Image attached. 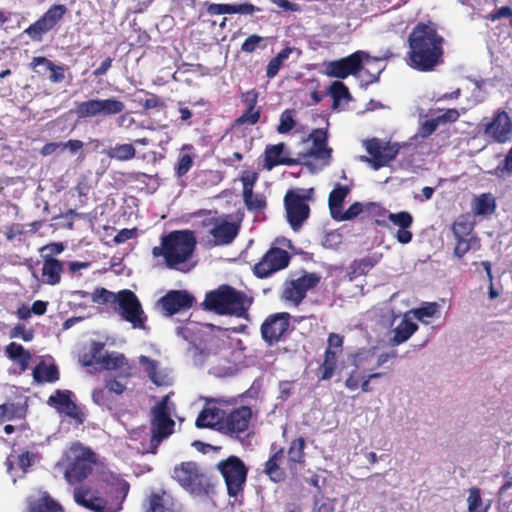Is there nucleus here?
Here are the masks:
<instances>
[{"label":"nucleus","mask_w":512,"mask_h":512,"mask_svg":"<svg viewBox=\"0 0 512 512\" xmlns=\"http://www.w3.org/2000/svg\"><path fill=\"white\" fill-rule=\"evenodd\" d=\"M444 37L431 23L419 22L408 36V64L419 72H431L444 63Z\"/></svg>","instance_id":"nucleus-1"},{"label":"nucleus","mask_w":512,"mask_h":512,"mask_svg":"<svg viewBox=\"0 0 512 512\" xmlns=\"http://www.w3.org/2000/svg\"><path fill=\"white\" fill-rule=\"evenodd\" d=\"M196 238L193 231L174 230L161 236V244L152 248L154 258L163 257L167 268L188 272L191 266L185 263L190 260L196 248Z\"/></svg>","instance_id":"nucleus-2"},{"label":"nucleus","mask_w":512,"mask_h":512,"mask_svg":"<svg viewBox=\"0 0 512 512\" xmlns=\"http://www.w3.org/2000/svg\"><path fill=\"white\" fill-rule=\"evenodd\" d=\"M130 490V484L124 479L106 483L100 491L93 492L88 487H78L74 490V500L93 512H119Z\"/></svg>","instance_id":"nucleus-3"},{"label":"nucleus","mask_w":512,"mask_h":512,"mask_svg":"<svg viewBox=\"0 0 512 512\" xmlns=\"http://www.w3.org/2000/svg\"><path fill=\"white\" fill-rule=\"evenodd\" d=\"M252 301L247 295L229 285H221L206 294L203 306L218 315L246 318Z\"/></svg>","instance_id":"nucleus-4"},{"label":"nucleus","mask_w":512,"mask_h":512,"mask_svg":"<svg viewBox=\"0 0 512 512\" xmlns=\"http://www.w3.org/2000/svg\"><path fill=\"white\" fill-rule=\"evenodd\" d=\"M172 478L190 494L204 496L214 490L211 477L194 461H183L176 465Z\"/></svg>","instance_id":"nucleus-5"},{"label":"nucleus","mask_w":512,"mask_h":512,"mask_svg":"<svg viewBox=\"0 0 512 512\" xmlns=\"http://www.w3.org/2000/svg\"><path fill=\"white\" fill-rule=\"evenodd\" d=\"M169 398V395L164 396L151 409V437L147 453L156 454L160 444L174 432L175 422L171 417Z\"/></svg>","instance_id":"nucleus-6"},{"label":"nucleus","mask_w":512,"mask_h":512,"mask_svg":"<svg viewBox=\"0 0 512 512\" xmlns=\"http://www.w3.org/2000/svg\"><path fill=\"white\" fill-rule=\"evenodd\" d=\"M65 478L75 484L86 479L93 470L95 453L80 443H73L65 453Z\"/></svg>","instance_id":"nucleus-7"},{"label":"nucleus","mask_w":512,"mask_h":512,"mask_svg":"<svg viewBox=\"0 0 512 512\" xmlns=\"http://www.w3.org/2000/svg\"><path fill=\"white\" fill-rule=\"evenodd\" d=\"M216 468L225 481L227 494L230 497L237 498L243 493L248 476V468L241 458L231 455L218 462Z\"/></svg>","instance_id":"nucleus-8"},{"label":"nucleus","mask_w":512,"mask_h":512,"mask_svg":"<svg viewBox=\"0 0 512 512\" xmlns=\"http://www.w3.org/2000/svg\"><path fill=\"white\" fill-rule=\"evenodd\" d=\"M125 110L123 101L116 97L107 99H88L77 102L75 113L78 119H87L94 117H111L122 113Z\"/></svg>","instance_id":"nucleus-9"},{"label":"nucleus","mask_w":512,"mask_h":512,"mask_svg":"<svg viewBox=\"0 0 512 512\" xmlns=\"http://www.w3.org/2000/svg\"><path fill=\"white\" fill-rule=\"evenodd\" d=\"M363 144L369 157L362 156L361 161L369 163L374 170L387 166L399 154L400 146L397 143H384L378 138H371Z\"/></svg>","instance_id":"nucleus-10"},{"label":"nucleus","mask_w":512,"mask_h":512,"mask_svg":"<svg viewBox=\"0 0 512 512\" xmlns=\"http://www.w3.org/2000/svg\"><path fill=\"white\" fill-rule=\"evenodd\" d=\"M291 254L277 246H271L260 260L253 266V274L265 279L289 266Z\"/></svg>","instance_id":"nucleus-11"},{"label":"nucleus","mask_w":512,"mask_h":512,"mask_svg":"<svg viewBox=\"0 0 512 512\" xmlns=\"http://www.w3.org/2000/svg\"><path fill=\"white\" fill-rule=\"evenodd\" d=\"M125 321L134 328H145L147 317L136 294L128 289L119 291V297L114 309Z\"/></svg>","instance_id":"nucleus-12"},{"label":"nucleus","mask_w":512,"mask_h":512,"mask_svg":"<svg viewBox=\"0 0 512 512\" xmlns=\"http://www.w3.org/2000/svg\"><path fill=\"white\" fill-rule=\"evenodd\" d=\"M68 12L64 4H54L34 23L25 30L26 34L33 42H41L48 32L53 30Z\"/></svg>","instance_id":"nucleus-13"},{"label":"nucleus","mask_w":512,"mask_h":512,"mask_svg":"<svg viewBox=\"0 0 512 512\" xmlns=\"http://www.w3.org/2000/svg\"><path fill=\"white\" fill-rule=\"evenodd\" d=\"M290 314L287 312L270 314L261 324L260 333L268 346L284 341L291 331Z\"/></svg>","instance_id":"nucleus-14"},{"label":"nucleus","mask_w":512,"mask_h":512,"mask_svg":"<svg viewBox=\"0 0 512 512\" xmlns=\"http://www.w3.org/2000/svg\"><path fill=\"white\" fill-rule=\"evenodd\" d=\"M485 139L495 143H506L512 140V120L503 109H497L490 121L480 125Z\"/></svg>","instance_id":"nucleus-15"},{"label":"nucleus","mask_w":512,"mask_h":512,"mask_svg":"<svg viewBox=\"0 0 512 512\" xmlns=\"http://www.w3.org/2000/svg\"><path fill=\"white\" fill-rule=\"evenodd\" d=\"M308 199L309 197L292 189L288 190L284 196L286 218L294 231L299 230L310 215Z\"/></svg>","instance_id":"nucleus-16"},{"label":"nucleus","mask_w":512,"mask_h":512,"mask_svg":"<svg viewBox=\"0 0 512 512\" xmlns=\"http://www.w3.org/2000/svg\"><path fill=\"white\" fill-rule=\"evenodd\" d=\"M319 282L320 276L316 273H304L301 277L284 283L281 298L297 306Z\"/></svg>","instance_id":"nucleus-17"},{"label":"nucleus","mask_w":512,"mask_h":512,"mask_svg":"<svg viewBox=\"0 0 512 512\" xmlns=\"http://www.w3.org/2000/svg\"><path fill=\"white\" fill-rule=\"evenodd\" d=\"M369 58V55L363 51H356L347 57L329 62L326 65V75L334 78L345 79L349 75H356L363 70V58Z\"/></svg>","instance_id":"nucleus-18"},{"label":"nucleus","mask_w":512,"mask_h":512,"mask_svg":"<svg viewBox=\"0 0 512 512\" xmlns=\"http://www.w3.org/2000/svg\"><path fill=\"white\" fill-rule=\"evenodd\" d=\"M195 302L193 295L185 290H171L161 297L157 304L167 317L190 309Z\"/></svg>","instance_id":"nucleus-19"},{"label":"nucleus","mask_w":512,"mask_h":512,"mask_svg":"<svg viewBox=\"0 0 512 512\" xmlns=\"http://www.w3.org/2000/svg\"><path fill=\"white\" fill-rule=\"evenodd\" d=\"M29 66L39 77H47L53 84L62 83L66 79V74H70L68 66L57 65L45 56L33 57Z\"/></svg>","instance_id":"nucleus-20"},{"label":"nucleus","mask_w":512,"mask_h":512,"mask_svg":"<svg viewBox=\"0 0 512 512\" xmlns=\"http://www.w3.org/2000/svg\"><path fill=\"white\" fill-rule=\"evenodd\" d=\"M308 139L312 142V146L303 157L314 158L320 161V169L330 165L332 160V148L327 145V132L323 129H314L309 134Z\"/></svg>","instance_id":"nucleus-21"},{"label":"nucleus","mask_w":512,"mask_h":512,"mask_svg":"<svg viewBox=\"0 0 512 512\" xmlns=\"http://www.w3.org/2000/svg\"><path fill=\"white\" fill-rule=\"evenodd\" d=\"M73 393L70 390L57 389L49 398L48 404L55 407L59 412L82 424L85 419L84 413L72 400Z\"/></svg>","instance_id":"nucleus-22"},{"label":"nucleus","mask_w":512,"mask_h":512,"mask_svg":"<svg viewBox=\"0 0 512 512\" xmlns=\"http://www.w3.org/2000/svg\"><path fill=\"white\" fill-rule=\"evenodd\" d=\"M252 415V409L248 406L234 408L225 413L222 430L230 435H239L248 430Z\"/></svg>","instance_id":"nucleus-23"},{"label":"nucleus","mask_w":512,"mask_h":512,"mask_svg":"<svg viewBox=\"0 0 512 512\" xmlns=\"http://www.w3.org/2000/svg\"><path fill=\"white\" fill-rule=\"evenodd\" d=\"M145 507V512H181L178 501L164 489L152 491L146 499Z\"/></svg>","instance_id":"nucleus-24"},{"label":"nucleus","mask_w":512,"mask_h":512,"mask_svg":"<svg viewBox=\"0 0 512 512\" xmlns=\"http://www.w3.org/2000/svg\"><path fill=\"white\" fill-rule=\"evenodd\" d=\"M270 456L264 463L263 472L274 483L284 482L287 478L286 469L282 466L284 461V448L272 443Z\"/></svg>","instance_id":"nucleus-25"},{"label":"nucleus","mask_w":512,"mask_h":512,"mask_svg":"<svg viewBox=\"0 0 512 512\" xmlns=\"http://www.w3.org/2000/svg\"><path fill=\"white\" fill-rule=\"evenodd\" d=\"M306 440L304 437L293 439L288 446L286 468L292 476H296L306 466Z\"/></svg>","instance_id":"nucleus-26"},{"label":"nucleus","mask_w":512,"mask_h":512,"mask_svg":"<svg viewBox=\"0 0 512 512\" xmlns=\"http://www.w3.org/2000/svg\"><path fill=\"white\" fill-rule=\"evenodd\" d=\"M388 220L399 229L395 234V238L401 244H408L412 241L413 234L409 230L413 224V216L408 211H400L397 213H389Z\"/></svg>","instance_id":"nucleus-27"},{"label":"nucleus","mask_w":512,"mask_h":512,"mask_svg":"<svg viewBox=\"0 0 512 512\" xmlns=\"http://www.w3.org/2000/svg\"><path fill=\"white\" fill-rule=\"evenodd\" d=\"M285 144L280 142L275 145H267L265 148L264 168L271 171L279 165L293 166L299 162L297 159L284 156Z\"/></svg>","instance_id":"nucleus-28"},{"label":"nucleus","mask_w":512,"mask_h":512,"mask_svg":"<svg viewBox=\"0 0 512 512\" xmlns=\"http://www.w3.org/2000/svg\"><path fill=\"white\" fill-rule=\"evenodd\" d=\"M42 282L51 286L60 283L64 263L50 255H43Z\"/></svg>","instance_id":"nucleus-29"},{"label":"nucleus","mask_w":512,"mask_h":512,"mask_svg":"<svg viewBox=\"0 0 512 512\" xmlns=\"http://www.w3.org/2000/svg\"><path fill=\"white\" fill-rule=\"evenodd\" d=\"M225 411L219 407H205L199 413L196 419V426L198 428H213L218 426L222 430L224 425Z\"/></svg>","instance_id":"nucleus-30"},{"label":"nucleus","mask_w":512,"mask_h":512,"mask_svg":"<svg viewBox=\"0 0 512 512\" xmlns=\"http://www.w3.org/2000/svg\"><path fill=\"white\" fill-rule=\"evenodd\" d=\"M101 367L105 370L120 369L122 378H130L132 367L129 365L124 354L119 352L105 353L101 360Z\"/></svg>","instance_id":"nucleus-31"},{"label":"nucleus","mask_w":512,"mask_h":512,"mask_svg":"<svg viewBox=\"0 0 512 512\" xmlns=\"http://www.w3.org/2000/svg\"><path fill=\"white\" fill-rule=\"evenodd\" d=\"M210 234L214 238L215 245H227L236 238L238 226L232 222L223 221L216 224L210 230Z\"/></svg>","instance_id":"nucleus-32"},{"label":"nucleus","mask_w":512,"mask_h":512,"mask_svg":"<svg viewBox=\"0 0 512 512\" xmlns=\"http://www.w3.org/2000/svg\"><path fill=\"white\" fill-rule=\"evenodd\" d=\"M139 362L144 367V370L149 379L156 386H168L171 384V380L167 373L158 369V362L156 360L142 355L139 358Z\"/></svg>","instance_id":"nucleus-33"},{"label":"nucleus","mask_w":512,"mask_h":512,"mask_svg":"<svg viewBox=\"0 0 512 512\" xmlns=\"http://www.w3.org/2000/svg\"><path fill=\"white\" fill-rule=\"evenodd\" d=\"M192 144H184L180 149L177 161L174 165V173L177 178L185 176L194 165L195 155Z\"/></svg>","instance_id":"nucleus-34"},{"label":"nucleus","mask_w":512,"mask_h":512,"mask_svg":"<svg viewBox=\"0 0 512 512\" xmlns=\"http://www.w3.org/2000/svg\"><path fill=\"white\" fill-rule=\"evenodd\" d=\"M32 375L37 383H54L59 380L60 374L56 364L39 362L33 369Z\"/></svg>","instance_id":"nucleus-35"},{"label":"nucleus","mask_w":512,"mask_h":512,"mask_svg":"<svg viewBox=\"0 0 512 512\" xmlns=\"http://www.w3.org/2000/svg\"><path fill=\"white\" fill-rule=\"evenodd\" d=\"M342 354L343 352L325 350L324 360L318 369L320 380L326 381L333 377L338 366V360Z\"/></svg>","instance_id":"nucleus-36"},{"label":"nucleus","mask_w":512,"mask_h":512,"mask_svg":"<svg viewBox=\"0 0 512 512\" xmlns=\"http://www.w3.org/2000/svg\"><path fill=\"white\" fill-rule=\"evenodd\" d=\"M350 193V188L347 185L337 183L334 189L330 192L328 197V205L333 218H337V213L342 210L343 202Z\"/></svg>","instance_id":"nucleus-37"},{"label":"nucleus","mask_w":512,"mask_h":512,"mask_svg":"<svg viewBox=\"0 0 512 512\" xmlns=\"http://www.w3.org/2000/svg\"><path fill=\"white\" fill-rule=\"evenodd\" d=\"M418 329V325L408 318H404L394 329V336L391 338L392 345H399L407 341Z\"/></svg>","instance_id":"nucleus-38"},{"label":"nucleus","mask_w":512,"mask_h":512,"mask_svg":"<svg viewBox=\"0 0 512 512\" xmlns=\"http://www.w3.org/2000/svg\"><path fill=\"white\" fill-rule=\"evenodd\" d=\"M28 509L29 512H64L62 506L48 494L29 502Z\"/></svg>","instance_id":"nucleus-39"},{"label":"nucleus","mask_w":512,"mask_h":512,"mask_svg":"<svg viewBox=\"0 0 512 512\" xmlns=\"http://www.w3.org/2000/svg\"><path fill=\"white\" fill-rule=\"evenodd\" d=\"M5 352L8 358L17 362L22 370L27 369L31 354L21 344L11 342L7 345Z\"/></svg>","instance_id":"nucleus-40"},{"label":"nucleus","mask_w":512,"mask_h":512,"mask_svg":"<svg viewBox=\"0 0 512 512\" xmlns=\"http://www.w3.org/2000/svg\"><path fill=\"white\" fill-rule=\"evenodd\" d=\"M108 158L117 161H129L136 156V149L133 144H116L103 152Z\"/></svg>","instance_id":"nucleus-41"},{"label":"nucleus","mask_w":512,"mask_h":512,"mask_svg":"<svg viewBox=\"0 0 512 512\" xmlns=\"http://www.w3.org/2000/svg\"><path fill=\"white\" fill-rule=\"evenodd\" d=\"M377 263L378 259L372 256L354 260L350 266V279L367 275Z\"/></svg>","instance_id":"nucleus-42"},{"label":"nucleus","mask_w":512,"mask_h":512,"mask_svg":"<svg viewBox=\"0 0 512 512\" xmlns=\"http://www.w3.org/2000/svg\"><path fill=\"white\" fill-rule=\"evenodd\" d=\"M495 198L490 193H484L473 201L472 209L475 215H489L495 211Z\"/></svg>","instance_id":"nucleus-43"},{"label":"nucleus","mask_w":512,"mask_h":512,"mask_svg":"<svg viewBox=\"0 0 512 512\" xmlns=\"http://www.w3.org/2000/svg\"><path fill=\"white\" fill-rule=\"evenodd\" d=\"M455 240L454 255L459 259L463 258L470 250L477 251L481 248L480 239L476 235Z\"/></svg>","instance_id":"nucleus-44"},{"label":"nucleus","mask_w":512,"mask_h":512,"mask_svg":"<svg viewBox=\"0 0 512 512\" xmlns=\"http://www.w3.org/2000/svg\"><path fill=\"white\" fill-rule=\"evenodd\" d=\"M474 224L467 215H459L452 223L451 230L455 239L473 236Z\"/></svg>","instance_id":"nucleus-45"},{"label":"nucleus","mask_w":512,"mask_h":512,"mask_svg":"<svg viewBox=\"0 0 512 512\" xmlns=\"http://www.w3.org/2000/svg\"><path fill=\"white\" fill-rule=\"evenodd\" d=\"M119 297V292L114 293L104 287H97L91 293V299L96 304L111 305L114 309Z\"/></svg>","instance_id":"nucleus-46"},{"label":"nucleus","mask_w":512,"mask_h":512,"mask_svg":"<svg viewBox=\"0 0 512 512\" xmlns=\"http://www.w3.org/2000/svg\"><path fill=\"white\" fill-rule=\"evenodd\" d=\"M291 52H292L291 48H289V47L284 48L275 57H273L269 61L268 65H267V69H266V76L269 79L274 78L278 74L284 61L289 57Z\"/></svg>","instance_id":"nucleus-47"},{"label":"nucleus","mask_w":512,"mask_h":512,"mask_svg":"<svg viewBox=\"0 0 512 512\" xmlns=\"http://www.w3.org/2000/svg\"><path fill=\"white\" fill-rule=\"evenodd\" d=\"M104 343L101 342H93L91 344L89 353L83 355L82 364L83 366L89 367L94 364L101 365V359L104 358L103 350Z\"/></svg>","instance_id":"nucleus-48"},{"label":"nucleus","mask_w":512,"mask_h":512,"mask_svg":"<svg viewBox=\"0 0 512 512\" xmlns=\"http://www.w3.org/2000/svg\"><path fill=\"white\" fill-rule=\"evenodd\" d=\"M329 94L333 99L332 107L337 109L340 101L343 99L349 100L351 98L348 87L341 81H334L329 86Z\"/></svg>","instance_id":"nucleus-49"},{"label":"nucleus","mask_w":512,"mask_h":512,"mask_svg":"<svg viewBox=\"0 0 512 512\" xmlns=\"http://www.w3.org/2000/svg\"><path fill=\"white\" fill-rule=\"evenodd\" d=\"M171 136L167 132H157L153 137H142L137 138L134 140L135 144L138 145H149V144H156L158 147H160L164 152H166L167 148L166 146L171 141Z\"/></svg>","instance_id":"nucleus-50"},{"label":"nucleus","mask_w":512,"mask_h":512,"mask_svg":"<svg viewBox=\"0 0 512 512\" xmlns=\"http://www.w3.org/2000/svg\"><path fill=\"white\" fill-rule=\"evenodd\" d=\"M128 378H122L121 373L118 376L107 375L104 378V386L117 396L122 395L126 391V381Z\"/></svg>","instance_id":"nucleus-51"},{"label":"nucleus","mask_w":512,"mask_h":512,"mask_svg":"<svg viewBox=\"0 0 512 512\" xmlns=\"http://www.w3.org/2000/svg\"><path fill=\"white\" fill-rule=\"evenodd\" d=\"M91 396L96 405L112 408L114 398L112 397V393L105 386L94 388Z\"/></svg>","instance_id":"nucleus-52"},{"label":"nucleus","mask_w":512,"mask_h":512,"mask_svg":"<svg viewBox=\"0 0 512 512\" xmlns=\"http://www.w3.org/2000/svg\"><path fill=\"white\" fill-rule=\"evenodd\" d=\"M467 504L468 512H487V508L483 505L481 490L478 487L469 489Z\"/></svg>","instance_id":"nucleus-53"},{"label":"nucleus","mask_w":512,"mask_h":512,"mask_svg":"<svg viewBox=\"0 0 512 512\" xmlns=\"http://www.w3.org/2000/svg\"><path fill=\"white\" fill-rule=\"evenodd\" d=\"M243 200L249 211L261 212L267 206L266 198L263 194L251 193L250 197L244 195Z\"/></svg>","instance_id":"nucleus-54"},{"label":"nucleus","mask_w":512,"mask_h":512,"mask_svg":"<svg viewBox=\"0 0 512 512\" xmlns=\"http://www.w3.org/2000/svg\"><path fill=\"white\" fill-rule=\"evenodd\" d=\"M260 116V108H246L245 112L235 120V125H255L260 120Z\"/></svg>","instance_id":"nucleus-55"},{"label":"nucleus","mask_w":512,"mask_h":512,"mask_svg":"<svg viewBox=\"0 0 512 512\" xmlns=\"http://www.w3.org/2000/svg\"><path fill=\"white\" fill-rule=\"evenodd\" d=\"M296 125V121L293 117V110H285L280 116V123L277 127L279 134H286L290 132Z\"/></svg>","instance_id":"nucleus-56"},{"label":"nucleus","mask_w":512,"mask_h":512,"mask_svg":"<svg viewBox=\"0 0 512 512\" xmlns=\"http://www.w3.org/2000/svg\"><path fill=\"white\" fill-rule=\"evenodd\" d=\"M20 416V407L17 404L4 403L0 405V423L19 418Z\"/></svg>","instance_id":"nucleus-57"},{"label":"nucleus","mask_w":512,"mask_h":512,"mask_svg":"<svg viewBox=\"0 0 512 512\" xmlns=\"http://www.w3.org/2000/svg\"><path fill=\"white\" fill-rule=\"evenodd\" d=\"M362 212L363 204L360 202H354L346 211L342 212V210H340V212L337 213V218L334 219L337 221H348L356 218Z\"/></svg>","instance_id":"nucleus-58"},{"label":"nucleus","mask_w":512,"mask_h":512,"mask_svg":"<svg viewBox=\"0 0 512 512\" xmlns=\"http://www.w3.org/2000/svg\"><path fill=\"white\" fill-rule=\"evenodd\" d=\"M438 312V305L435 302L432 303H425L420 308L416 309L414 311L415 317L422 321L424 318H432L434 317Z\"/></svg>","instance_id":"nucleus-59"},{"label":"nucleus","mask_w":512,"mask_h":512,"mask_svg":"<svg viewBox=\"0 0 512 512\" xmlns=\"http://www.w3.org/2000/svg\"><path fill=\"white\" fill-rule=\"evenodd\" d=\"M240 179L243 185V196L247 195L250 197L251 193H253L254 184L258 179V174L256 172H244Z\"/></svg>","instance_id":"nucleus-60"},{"label":"nucleus","mask_w":512,"mask_h":512,"mask_svg":"<svg viewBox=\"0 0 512 512\" xmlns=\"http://www.w3.org/2000/svg\"><path fill=\"white\" fill-rule=\"evenodd\" d=\"M36 454L30 451H24L17 457V466L23 472L27 473L28 469L35 462Z\"/></svg>","instance_id":"nucleus-61"},{"label":"nucleus","mask_w":512,"mask_h":512,"mask_svg":"<svg viewBox=\"0 0 512 512\" xmlns=\"http://www.w3.org/2000/svg\"><path fill=\"white\" fill-rule=\"evenodd\" d=\"M505 17L510 19L509 24L512 28V8L510 6L506 5V6L496 8L491 13L486 15V19L490 20L492 22L499 20L501 18H505Z\"/></svg>","instance_id":"nucleus-62"},{"label":"nucleus","mask_w":512,"mask_h":512,"mask_svg":"<svg viewBox=\"0 0 512 512\" xmlns=\"http://www.w3.org/2000/svg\"><path fill=\"white\" fill-rule=\"evenodd\" d=\"M344 336L338 333H330L327 338V346L325 350L343 352Z\"/></svg>","instance_id":"nucleus-63"},{"label":"nucleus","mask_w":512,"mask_h":512,"mask_svg":"<svg viewBox=\"0 0 512 512\" xmlns=\"http://www.w3.org/2000/svg\"><path fill=\"white\" fill-rule=\"evenodd\" d=\"M263 41V38L259 35L253 34L248 36L241 45V50L246 53L254 52L259 44Z\"/></svg>","instance_id":"nucleus-64"}]
</instances>
